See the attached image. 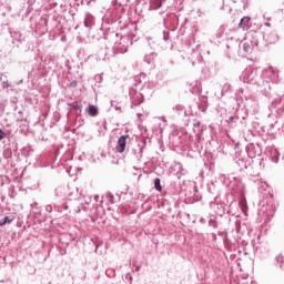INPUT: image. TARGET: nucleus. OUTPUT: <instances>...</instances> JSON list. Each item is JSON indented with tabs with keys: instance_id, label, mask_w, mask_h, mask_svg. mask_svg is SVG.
Here are the masks:
<instances>
[{
	"instance_id": "1",
	"label": "nucleus",
	"mask_w": 284,
	"mask_h": 284,
	"mask_svg": "<svg viewBox=\"0 0 284 284\" xmlns=\"http://www.w3.org/2000/svg\"><path fill=\"white\" fill-rule=\"evenodd\" d=\"M128 139H130L129 135H121L120 139L118 140L116 151L120 152V154H123V152H125V145L128 143Z\"/></svg>"
},
{
	"instance_id": "2",
	"label": "nucleus",
	"mask_w": 284,
	"mask_h": 284,
	"mask_svg": "<svg viewBox=\"0 0 284 284\" xmlns=\"http://www.w3.org/2000/svg\"><path fill=\"white\" fill-rule=\"evenodd\" d=\"M245 26H250V18L247 17H244L241 19L239 23V28H242L243 30H245Z\"/></svg>"
},
{
	"instance_id": "3",
	"label": "nucleus",
	"mask_w": 284,
	"mask_h": 284,
	"mask_svg": "<svg viewBox=\"0 0 284 284\" xmlns=\"http://www.w3.org/2000/svg\"><path fill=\"white\" fill-rule=\"evenodd\" d=\"M88 112L90 116H97V114H99V110H97V106L94 105H89Z\"/></svg>"
},
{
	"instance_id": "4",
	"label": "nucleus",
	"mask_w": 284,
	"mask_h": 284,
	"mask_svg": "<svg viewBox=\"0 0 284 284\" xmlns=\"http://www.w3.org/2000/svg\"><path fill=\"white\" fill-rule=\"evenodd\" d=\"M154 186H155V190H158V192H161L163 190V187L161 186V179L154 180Z\"/></svg>"
},
{
	"instance_id": "5",
	"label": "nucleus",
	"mask_w": 284,
	"mask_h": 284,
	"mask_svg": "<svg viewBox=\"0 0 284 284\" xmlns=\"http://www.w3.org/2000/svg\"><path fill=\"white\" fill-rule=\"evenodd\" d=\"M240 205H241L242 211H243L244 214H245V212H247V201L242 200L241 203H240Z\"/></svg>"
},
{
	"instance_id": "6",
	"label": "nucleus",
	"mask_w": 284,
	"mask_h": 284,
	"mask_svg": "<svg viewBox=\"0 0 284 284\" xmlns=\"http://www.w3.org/2000/svg\"><path fill=\"white\" fill-rule=\"evenodd\" d=\"M8 223H12V219H10V217H4L3 219V221H0V225L1 226H3V225H6V224H8Z\"/></svg>"
},
{
	"instance_id": "7",
	"label": "nucleus",
	"mask_w": 284,
	"mask_h": 284,
	"mask_svg": "<svg viewBox=\"0 0 284 284\" xmlns=\"http://www.w3.org/2000/svg\"><path fill=\"white\" fill-rule=\"evenodd\" d=\"M3 139H6V132L0 129V141H3Z\"/></svg>"
},
{
	"instance_id": "8",
	"label": "nucleus",
	"mask_w": 284,
	"mask_h": 284,
	"mask_svg": "<svg viewBox=\"0 0 284 284\" xmlns=\"http://www.w3.org/2000/svg\"><path fill=\"white\" fill-rule=\"evenodd\" d=\"M232 122H234V116L229 118V123H232Z\"/></svg>"
},
{
	"instance_id": "9",
	"label": "nucleus",
	"mask_w": 284,
	"mask_h": 284,
	"mask_svg": "<svg viewBox=\"0 0 284 284\" xmlns=\"http://www.w3.org/2000/svg\"><path fill=\"white\" fill-rule=\"evenodd\" d=\"M158 8H161V2H160L159 6L155 8V10H158Z\"/></svg>"
}]
</instances>
